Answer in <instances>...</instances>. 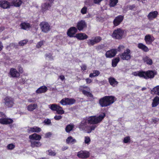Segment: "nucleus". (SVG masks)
<instances>
[{
	"label": "nucleus",
	"mask_w": 159,
	"mask_h": 159,
	"mask_svg": "<svg viewBox=\"0 0 159 159\" xmlns=\"http://www.w3.org/2000/svg\"><path fill=\"white\" fill-rule=\"evenodd\" d=\"M75 37L79 40H84L87 39L88 36L85 34L80 33L76 34Z\"/></svg>",
	"instance_id": "nucleus-21"
},
{
	"label": "nucleus",
	"mask_w": 159,
	"mask_h": 159,
	"mask_svg": "<svg viewBox=\"0 0 159 159\" xmlns=\"http://www.w3.org/2000/svg\"><path fill=\"white\" fill-rule=\"evenodd\" d=\"M28 101L30 102H34L35 101V99L34 98H29L28 100Z\"/></svg>",
	"instance_id": "nucleus-57"
},
{
	"label": "nucleus",
	"mask_w": 159,
	"mask_h": 159,
	"mask_svg": "<svg viewBox=\"0 0 159 159\" xmlns=\"http://www.w3.org/2000/svg\"><path fill=\"white\" fill-rule=\"evenodd\" d=\"M155 74V71L151 70H148L146 72L137 71L132 73V74L134 76H139L140 77L146 79L153 78Z\"/></svg>",
	"instance_id": "nucleus-2"
},
{
	"label": "nucleus",
	"mask_w": 159,
	"mask_h": 159,
	"mask_svg": "<svg viewBox=\"0 0 159 159\" xmlns=\"http://www.w3.org/2000/svg\"><path fill=\"white\" fill-rule=\"evenodd\" d=\"M159 103V97H156L153 100L152 103V107H156Z\"/></svg>",
	"instance_id": "nucleus-35"
},
{
	"label": "nucleus",
	"mask_w": 159,
	"mask_h": 159,
	"mask_svg": "<svg viewBox=\"0 0 159 159\" xmlns=\"http://www.w3.org/2000/svg\"><path fill=\"white\" fill-rule=\"evenodd\" d=\"M87 8L85 7H84L81 10V12L83 14H84L86 13L87 12Z\"/></svg>",
	"instance_id": "nucleus-46"
},
{
	"label": "nucleus",
	"mask_w": 159,
	"mask_h": 159,
	"mask_svg": "<svg viewBox=\"0 0 159 159\" xmlns=\"http://www.w3.org/2000/svg\"><path fill=\"white\" fill-rule=\"evenodd\" d=\"M51 7V5L48 2H46L42 5V11L44 12L47 10L49 9Z\"/></svg>",
	"instance_id": "nucleus-25"
},
{
	"label": "nucleus",
	"mask_w": 159,
	"mask_h": 159,
	"mask_svg": "<svg viewBox=\"0 0 159 159\" xmlns=\"http://www.w3.org/2000/svg\"><path fill=\"white\" fill-rule=\"evenodd\" d=\"M81 68L82 70H84L86 69L87 66L86 65L83 64L81 66Z\"/></svg>",
	"instance_id": "nucleus-55"
},
{
	"label": "nucleus",
	"mask_w": 159,
	"mask_h": 159,
	"mask_svg": "<svg viewBox=\"0 0 159 159\" xmlns=\"http://www.w3.org/2000/svg\"><path fill=\"white\" fill-rule=\"evenodd\" d=\"M18 70L19 71V73H22L23 72V68L20 66H19L18 68Z\"/></svg>",
	"instance_id": "nucleus-56"
},
{
	"label": "nucleus",
	"mask_w": 159,
	"mask_h": 159,
	"mask_svg": "<svg viewBox=\"0 0 159 159\" xmlns=\"http://www.w3.org/2000/svg\"><path fill=\"white\" fill-rule=\"evenodd\" d=\"M0 119V123L3 125H6L11 123L13 120L10 118H7L5 117Z\"/></svg>",
	"instance_id": "nucleus-15"
},
{
	"label": "nucleus",
	"mask_w": 159,
	"mask_h": 159,
	"mask_svg": "<svg viewBox=\"0 0 159 159\" xmlns=\"http://www.w3.org/2000/svg\"><path fill=\"white\" fill-rule=\"evenodd\" d=\"M130 141V138L129 137L127 136L124 138L123 142L125 143H127Z\"/></svg>",
	"instance_id": "nucleus-45"
},
{
	"label": "nucleus",
	"mask_w": 159,
	"mask_h": 159,
	"mask_svg": "<svg viewBox=\"0 0 159 159\" xmlns=\"http://www.w3.org/2000/svg\"><path fill=\"white\" fill-rule=\"evenodd\" d=\"M109 81L110 84L113 87L116 86L118 84V82L113 77L109 78Z\"/></svg>",
	"instance_id": "nucleus-27"
},
{
	"label": "nucleus",
	"mask_w": 159,
	"mask_h": 159,
	"mask_svg": "<svg viewBox=\"0 0 159 159\" xmlns=\"http://www.w3.org/2000/svg\"><path fill=\"white\" fill-rule=\"evenodd\" d=\"M47 87L45 86H43L39 88L36 91V93L38 94L45 93L47 90Z\"/></svg>",
	"instance_id": "nucleus-23"
},
{
	"label": "nucleus",
	"mask_w": 159,
	"mask_h": 159,
	"mask_svg": "<svg viewBox=\"0 0 159 159\" xmlns=\"http://www.w3.org/2000/svg\"><path fill=\"white\" fill-rule=\"evenodd\" d=\"M123 16L121 15H119L116 17L113 21L114 25L116 26L119 25L123 20Z\"/></svg>",
	"instance_id": "nucleus-17"
},
{
	"label": "nucleus",
	"mask_w": 159,
	"mask_h": 159,
	"mask_svg": "<svg viewBox=\"0 0 159 159\" xmlns=\"http://www.w3.org/2000/svg\"><path fill=\"white\" fill-rule=\"evenodd\" d=\"M28 40H24L20 41L19 44L20 45L22 46L26 44Z\"/></svg>",
	"instance_id": "nucleus-44"
},
{
	"label": "nucleus",
	"mask_w": 159,
	"mask_h": 159,
	"mask_svg": "<svg viewBox=\"0 0 159 159\" xmlns=\"http://www.w3.org/2000/svg\"><path fill=\"white\" fill-rule=\"evenodd\" d=\"M57 114L60 115H62L64 113L65 111L62 109V108L59 106L58 107L56 111Z\"/></svg>",
	"instance_id": "nucleus-39"
},
{
	"label": "nucleus",
	"mask_w": 159,
	"mask_h": 159,
	"mask_svg": "<svg viewBox=\"0 0 159 159\" xmlns=\"http://www.w3.org/2000/svg\"><path fill=\"white\" fill-rule=\"evenodd\" d=\"M11 6L10 3L6 1H0V7L5 9Z\"/></svg>",
	"instance_id": "nucleus-20"
},
{
	"label": "nucleus",
	"mask_w": 159,
	"mask_h": 159,
	"mask_svg": "<svg viewBox=\"0 0 159 159\" xmlns=\"http://www.w3.org/2000/svg\"><path fill=\"white\" fill-rule=\"evenodd\" d=\"M15 147L14 144L12 143H11L7 145V148L9 150L13 149Z\"/></svg>",
	"instance_id": "nucleus-43"
},
{
	"label": "nucleus",
	"mask_w": 159,
	"mask_h": 159,
	"mask_svg": "<svg viewBox=\"0 0 159 159\" xmlns=\"http://www.w3.org/2000/svg\"><path fill=\"white\" fill-rule=\"evenodd\" d=\"M138 47L145 52H148L149 49L145 45L142 43H139L138 44Z\"/></svg>",
	"instance_id": "nucleus-30"
},
{
	"label": "nucleus",
	"mask_w": 159,
	"mask_h": 159,
	"mask_svg": "<svg viewBox=\"0 0 159 159\" xmlns=\"http://www.w3.org/2000/svg\"><path fill=\"white\" fill-rule=\"evenodd\" d=\"M12 4L16 7H20L22 3V1L21 0H13Z\"/></svg>",
	"instance_id": "nucleus-34"
},
{
	"label": "nucleus",
	"mask_w": 159,
	"mask_h": 159,
	"mask_svg": "<svg viewBox=\"0 0 159 159\" xmlns=\"http://www.w3.org/2000/svg\"><path fill=\"white\" fill-rule=\"evenodd\" d=\"M152 94H156L159 95V85L153 88L151 91Z\"/></svg>",
	"instance_id": "nucleus-33"
},
{
	"label": "nucleus",
	"mask_w": 159,
	"mask_h": 159,
	"mask_svg": "<svg viewBox=\"0 0 159 159\" xmlns=\"http://www.w3.org/2000/svg\"><path fill=\"white\" fill-rule=\"evenodd\" d=\"M158 15V12L157 11H154L150 12L148 15V19L152 20L156 18Z\"/></svg>",
	"instance_id": "nucleus-22"
},
{
	"label": "nucleus",
	"mask_w": 159,
	"mask_h": 159,
	"mask_svg": "<svg viewBox=\"0 0 159 159\" xmlns=\"http://www.w3.org/2000/svg\"><path fill=\"white\" fill-rule=\"evenodd\" d=\"M154 38L150 34L146 35L144 38V40L146 44L149 45L152 43V42L154 40Z\"/></svg>",
	"instance_id": "nucleus-12"
},
{
	"label": "nucleus",
	"mask_w": 159,
	"mask_h": 159,
	"mask_svg": "<svg viewBox=\"0 0 159 159\" xmlns=\"http://www.w3.org/2000/svg\"><path fill=\"white\" fill-rule=\"evenodd\" d=\"M77 30L75 27H71L68 30L67 34L70 37H73L75 34L77 32Z\"/></svg>",
	"instance_id": "nucleus-13"
},
{
	"label": "nucleus",
	"mask_w": 159,
	"mask_h": 159,
	"mask_svg": "<svg viewBox=\"0 0 159 159\" xmlns=\"http://www.w3.org/2000/svg\"><path fill=\"white\" fill-rule=\"evenodd\" d=\"M3 48V46L1 42H0V51L2 50Z\"/></svg>",
	"instance_id": "nucleus-62"
},
{
	"label": "nucleus",
	"mask_w": 159,
	"mask_h": 159,
	"mask_svg": "<svg viewBox=\"0 0 159 159\" xmlns=\"http://www.w3.org/2000/svg\"><path fill=\"white\" fill-rule=\"evenodd\" d=\"M124 46L123 45H120L118 48V51L119 52L122 51L124 49Z\"/></svg>",
	"instance_id": "nucleus-49"
},
{
	"label": "nucleus",
	"mask_w": 159,
	"mask_h": 159,
	"mask_svg": "<svg viewBox=\"0 0 159 159\" xmlns=\"http://www.w3.org/2000/svg\"><path fill=\"white\" fill-rule=\"evenodd\" d=\"M9 74L13 77H17L20 76V73L15 68H11L10 69Z\"/></svg>",
	"instance_id": "nucleus-18"
},
{
	"label": "nucleus",
	"mask_w": 159,
	"mask_h": 159,
	"mask_svg": "<svg viewBox=\"0 0 159 159\" xmlns=\"http://www.w3.org/2000/svg\"><path fill=\"white\" fill-rule=\"evenodd\" d=\"M43 123L46 125H50L51 123V120L48 119H45L44 120Z\"/></svg>",
	"instance_id": "nucleus-48"
},
{
	"label": "nucleus",
	"mask_w": 159,
	"mask_h": 159,
	"mask_svg": "<svg viewBox=\"0 0 159 159\" xmlns=\"http://www.w3.org/2000/svg\"><path fill=\"white\" fill-rule=\"evenodd\" d=\"M5 101V104L6 106L8 107H12L14 104L13 102V99L12 98L7 97L4 99Z\"/></svg>",
	"instance_id": "nucleus-10"
},
{
	"label": "nucleus",
	"mask_w": 159,
	"mask_h": 159,
	"mask_svg": "<svg viewBox=\"0 0 159 159\" xmlns=\"http://www.w3.org/2000/svg\"><path fill=\"white\" fill-rule=\"evenodd\" d=\"M28 130L29 132L39 133L41 131V129L40 128L38 127L35 126L29 128Z\"/></svg>",
	"instance_id": "nucleus-24"
},
{
	"label": "nucleus",
	"mask_w": 159,
	"mask_h": 159,
	"mask_svg": "<svg viewBox=\"0 0 159 159\" xmlns=\"http://www.w3.org/2000/svg\"><path fill=\"white\" fill-rule=\"evenodd\" d=\"M115 100L114 97L106 96L100 99L99 103L101 107H105L112 104Z\"/></svg>",
	"instance_id": "nucleus-3"
},
{
	"label": "nucleus",
	"mask_w": 159,
	"mask_h": 159,
	"mask_svg": "<svg viewBox=\"0 0 159 159\" xmlns=\"http://www.w3.org/2000/svg\"><path fill=\"white\" fill-rule=\"evenodd\" d=\"M118 0H110L109 6L111 7H114L118 3Z\"/></svg>",
	"instance_id": "nucleus-41"
},
{
	"label": "nucleus",
	"mask_w": 159,
	"mask_h": 159,
	"mask_svg": "<svg viewBox=\"0 0 159 159\" xmlns=\"http://www.w3.org/2000/svg\"><path fill=\"white\" fill-rule=\"evenodd\" d=\"M85 4L86 5H88L89 6H90L91 3H90V1L89 0H87L85 2Z\"/></svg>",
	"instance_id": "nucleus-58"
},
{
	"label": "nucleus",
	"mask_w": 159,
	"mask_h": 159,
	"mask_svg": "<svg viewBox=\"0 0 159 159\" xmlns=\"http://www.w3.org/2000/svg\"><path fill=\"white\" fill-rule=\"evenodd\" d=\"M77 27L78 30L81 31L86 27V24L84 21L81 20L77 23Z\"/></svg>",
	"instance_id": "nucleus-16"
},
{
	"label": "nucleus",
	"mask_w": 159,
	"mask_h": 159,
	"mask_svg": "<svg viewBox=\"0 0 159 159\" xmlns=\"http://www.w3.org/2000/svg\"><path fill=\"white\" fill-rule=\"evenodd\" d=\"M75 101V100L73 98H66L62 99L60 103L63 105H71L74 104Z\"/></svg>",
	"instance_id": "nucleus-8"
},
{
	"label": "nucleus",
	"mask_w": 159,
	"mask_h": 159,
	"mask_svg": "<svg viewBox=\"0 0 159 159\" xmlns=\"http://www.w3.org/2000/svg\"><path fill=\"white\" fill-rule=\"evenodd\" d=\"M117 49H112L107 51L105 53L106 57L107 58H111L114 57L117 53Z\"/></svg>",
	"instance_id": "nucleus-11"
},
{
	"label": "nucleus",
	"mask_w": 159,
	"mask_h": 159,
	"mask_svg": "<svg viewBox=\"0 0 159 159\" xmlns=\"http://www.w3.org/2000/svg\"><path fill=\"white\" fill-rule=\"evenodd\" d=\"M62 118V116L60 115L57 116V115H56L54 117V119L55 120H59L61 119Z\"/></svg>",
	"instance_id": "nucleus-51"
},
{
	"label": "nucleus",
	"mask_w": 159,
	"mask_h": 159,
	"mask_svg": "<svg viewBox=\"0 0 159 159\" xmlns=\"http://www.w3.org/2000/svg\"><path fill=\"white\" fill-rule=\"evenodd\" d=\"M79 90L80 91H81L84 95L87 96V97L91 98H93V95L90 92V89L88 87L85 85L80 86L79 88Z\"/></svg>",
	"instance_id": "nucleus-6"
},
{
	"label": "nucleus",
	"mask_w": 159,
	"mask_h": 159,
	"mask_svg": "<svg viewBox=\"0 0 159 159\" xmlns=\"http://www.w3.org/2000/svg\"><path fill=\"white\" fill-rule=\"evenodd\" d=\"M105 116V114L102 113L98 116L86 117L80 124L79 128L81 131L89 133L97 127V126L95 124L100 123Z\"/></svg>",
	"instance_id": "nucleus-1"
},
{
	"label": "nucleus",
	"mask_w": 159,
	"mask_h": 159,
	"mask_svg": "<svg viewBox=\"0 0 159 159\" xmlns=\"http://www.w3.org/2000/svg\"><path fill=\"white\" fill-rule=\"evenodd\" d=\"M91 141L90 138L89 136H85L84 138V142L85 144L89 145Z\"/></svg>",
	"instance_id": "nucleus-42"
},
{
	"label": "nucleus",
	"mask_w": 159,
	"mask_h": 159,
	"mask_svg": "<svg viewBox=\"0 0 159 159\" xmlns=\"http://www.w3.org/2000/svg\"><path fill=\"white\" fill-rule=\"evenodd\" d=\"M30 141H32L35 140H39L41 139V136L36 133L33 134L29 136Z\"/></svg>",
	"instance_id": "nucleus-19"
},
{
	"label": "nucleus",
	"mask_w": 159,
	"mask_h": 159,
	"mask_svg": "<svg viewBox=\"0 0 159 159\" xmlns=\"http://www.w3.org/2000/svg\"><path fill=\"white\" fill-rule=\"evenodd\" d=\"M74 127V125L72 124H70L67 125L65 128V130L66 132L69 133L73 130Z\"/></svg>",
	"instance_id": "nucleus-31"
},
{
	"label": "nucleus",
	"mask_w": 159,
	"mask_h": 159,
	"mask_svg": "<svg viewBox=\"0 0 159 159\" xmlns=\"http://www.w3.org/2000/svg\"><path fill=\"white\" fill-rule=\"evenodd\" d=\"M45 56L47 59H48L50 60H52L53 59V57L50 54H47Z\"/></svg>",
	"instance_id": "nucleus-50"
},
{
	"label": "nucleus",
	"mask_w": 159,
	"mask_h": 159,
	"mask_svg": "<svg viewBox=\"0 0 159 159\" xmlns=\"http://www.w3.org/2000/svg\"><path fill=\"white\" fill-rule=\"evenodd\" d=\"M49 155L51 156H54L55 155V153L52 151H48Z\"/></svg>",
	"instance_id": "nucleus-52"
},
{
	"label": "nucleus",
	"mask_w": 159,
	"mask_h": 159,
	"mask_svg": "<svg viewBox=\"0 0 159 159\" xmlns=\"http://www.w3.org/2000/svg\"><path fill=\"white\" fill-rule=\"evenodd\" d=\"M102 39V38L100 36L93 37L91 39L88 40L87 43L89 45H93L99 42Z\"/></svg>",
	"instance_id": "nucleus-9"
},
{
	"label": "nucleus",
	"mask_w": 159,
	"mask_h": 159,
	"mask_svg": "<svg viewBox=\"0 0 159 159\" xmlns=\"http://www.w3.org/2000/svg\"><path fill=\"white\" fill-rule=\"evenodd\" d=\"M147 0H142V2L143 3H145L146 2Z\"/></svg>",
	"instance_id": "nucleus-64"
},
{
	"label": "nucleus",
	"mask_w": 159,
	"mask_h": 159,
	"mask_svg": "<svg viewBox=\"0 0 159 159\" xmlns=\"http://www.w3.org/2000/svg\"><path fill=\"white\" fill-rule=\"evenodd\" d=\"M144 61L148 65H151L152 63V60L148 57H145L143 58Z\"/></svg>",
	"instance_id": "nucleus-37"
},
{
	"label": "nucleus",
	"mask_w": 159,
	"mask_h": 159,
	"mask_svg": "<svg viewBox=\"0 0 159 159\" xmlns=\"http://www.w3.org/2000/svg\"><path fill=\"white\" fill-rule=\"evenodd\" d=\"M20 26L22 29L27 30L30 27V24L27 23L23 22L20 24Z\"/></svg>",
	"instance_id": "nucleus-32"
},
{
	"label": "nucleus",
	"mask_w": 159,
	"mask_h": 159,
	"mask_svg": "<svg viewBox=\"0 0 159 159\" xmlns=\"http://www.w3.org/2000/svg\"><path fill=\"white\" fill-rule=\"evenodd\" d=\"M100 72L98 70H94L93 71V73H91L89 74V76L91 78L97 76L100 74Z\"/></svg>",
	"instance_id": "nucleus-36"
},
{
	"label": "nucleus",
	"mask_w": 159,
	"mask_h": 159,
	"mask_svg": "<svg viewBox=\"0 0 159 159\" xmlns=\"http://www.w3.org/2000/svg\"><path fill=\"white\" fill-rule=\"evenodd\" d=\"M66 143L68 144H73L76 142V140L71 136L68 137L66 140Z\"/></svg>",
	"instance_id": "nucleus-26"
},
{
	"label": "nucleus",
	"mask_w": 159,
	"mask_h": 159,
	"mask_svg": "<svg viewBox=\"0 0 159 159\" xmlns=\"http://www.w3.org/2000/svg\"><path fill=\"white\" fill-rule=\"evenodd\" d=\"M103 47V45H99L97 46V49L98 50H99L102 49Z\"/></svg>",
	"instance_id": "nucleus-59"
},
{
	"label": "nucleus",
	"mask_w": 159,
	"mask_h": 159,
	"mask_svg": "<svg viewBox=\"0 0 159 159\" xmlns=\"http://www.w3.org/2000/svg\"><path fill=\"white\" fill-rule=\"evenodd\" d=\"M44 42L43 41H41L38 43L36 45V47L38 48H40L43 44Z\"/></svg>",
	"instance_id": "nucleus-47"
},
{
	"label": "nucleus",
	"mask_w": 159,
	"mask_h": 159,
	"mask_svg": "<svg viewBox=\"0 0 159 159\" xmlns=\"http://www.w3.org/2000/svg\"><path fill=\"white\" fill-rule=\"evenodd\" d=\"M2 116L3 117H5V115L2 112H0V116Z\"/></svg>",
	"instance_id": "nucleus-63"
},
{
	"label": "nucleus",
	"mask_w": 159,
	"mask_h": 159,
	"mask_svg": "<svg viewBox=\"0 0 159 159\" xmlns=\"http://www.w3.org/2000/svg\"><path fill=\"white\" fill-rule=\"evenodd\" d=\"M86 81L87 84H89L92 82V80L91 79L88 78L86 79Z\"/></svg>",
	"instance_id": "nucleus-54"
},
{
	"label": "nucleus",
	"mask_w": 159,
	"mask_h": 159,
	"mask_svg": "<svg viewBox=\"0 0 159 159\" xmlns=\"http://www.w3.org/2000/svg\"><path fill=\"white\" fill-rule=\"evenodd\" d=\"M78 157L81 158H86L89 157V153L86 151H80L78 153Z\"/></svg>",
	"instance_id": "nucleus-14"
},
{
	"label": "nucleus",
	"mask_w": 159,
	"mask_h": 159,
	"mask_svg": "<svg viewBox=\"0 0 159 159\" xmlns=\"http://www.w3.org/2000/svg\"><path fill=\"white\" fill-rule=\"evenodd\" d=\"M124 35V31L120 28L115 30L113 33L112 37L116 39H121Z\"/></svg>",
	"instance_id": "nucleus-4"
},
{
	"label": "nucleus",
	"mask_w": 159,
	"mask_h": 159,
	"mask_svg": "<svg viewBox=\"0 0 159 159\" xmlns=\"http://www.w3.org/2000/svg\"><path fill=\"white\" fill-rule=\"evenodd\" d=\"M31 143V146L33 148L35 147H39L41 145V144L39 141L36 140L30 141Z\"/></svg>",
	"instance_id": "nucleus-29"
},
{
	"label": "nucleus",
	"mask_w": 159,
	"mask_h": 159,
	"mask_svg": "<svg viewBox=\"0 0 159 159\" xmlns=\"http://www.w3.org/2000/svg\"><path fill=\"white\" fill-rule=\"evenodd\" d=\"M59 106V105H58L56 104H53L49 105V107L52 111H56L57 108Z\"/></svg>",
	"instance_id": "nucleus-40"
},
{
	"label": "nucleus",
	"mask_w": 159,
	"mask_h": 159,
	"mask_svg": "<svg viewBox=\"0 0 159 159\" xmlns=\"http://www.w3.org/2000/svg\"><path fill=\"white\" fill-rule=\"evenodd\" d=\"M39 26L42 32L47 33L51 30L50 26L47 22L43 21L41 22Z\"/></svg>",
	"instance_id": "nucleus-7"
},
{
	"label": "nucleus",
	"mask_w": 159,
	"mask_h": 159,
	"mask_svg": "<svg viewBox=\"0 0 159 159\" xmlns=\"http://www.w3.org/2000/svg\"><path fill=\"white\" fill-rule=\"evenodd\" d=\"M95 4H99L103 0H93Z\"/></svg>",
	"instance_id": "nucleus-53"
},
{
	"label": "nucleus",
	"mask_w": 159,
	"mask_h": 159,
	"mask_svg": "<svg viewBox=\"0 0 159 159\" xmlns=\"http://www.w3.org/2000/svg\"><path fill=\"white\" fill-rule=\"evenodd\" d=\"M37 107V105L36 104H30L27 107V110L30 111H33Z\"/></svg>",
	"instance_id": "nucleus-28"
},
{
	"label": "nucleus",
	"mask_w": 159,
	"mask_h": 159,
	"mask_svg": "<svg viewBox=\"0 0 159 159\" xmlns=\"http://www.w3.org/2000/svg\"><path fill=\"white\" fill-rule=\"evenodd\" d=\"M131 51L129 49L125 50L124 52L119 54L120 58L123 60H128L131 58Z\"/></svg>",
	"instance_id": "nucleus-5"
},
{
	"label": "nucleus",
	"mask_w": 159,
	"mask_h": 159,
	"mask_svg": "<svg viewBox=\"0 0 159 159\" xmlns=\"http://www.w3.org/2000/svg\"><path fill=\"white\" fill-rule=\"evenodd\" d=\"M68 148V147L67 146H64L62 148V149L63 151L65 150Z\"/></svg>",
	"instance_id": "nucleus-61"
},
{
	"label": "nucleus",
	"mask_w": 159,
	"mask_h": 159,
	"mask_svg": "<svg viewBox=\"0 0 159 159\" xmlns=\"http://www.w3.org/2000/svg\"><path fill=\"white\" fill-rule=\"evenodd\" d=\"M59 78L62 81L65 79V77L63 75H61L59 76Z\"/></svg>",
	"instance_id": "nucleus-60"
},
{
	"label": "nucleus",
	"mask_w": 159,
	"mask_h": 159,
	"mask_svg": "<svg viewBox=\"0 0 159 159\" xmlns=\"http://www.w3.org/2000/svg\"><path fill=\"white\" fill-rule=\"evenodd\" d=\"M120 61V59L119 57L116 58L115 59H113L112 60V66L115 67H116L118 62Z\"/></svg>",
	"instance_id": "nucleus-38"
}]
</instances>
